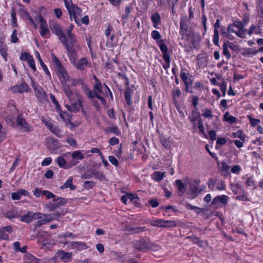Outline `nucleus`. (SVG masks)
<instances>
[{"instance_id":"obj_1","label":"nucleus","mask_w":263,"mask_h":263,"mask_svg":"<svg viewBox=\"0 0 263 263\" xmlns=\"http://www.w3.org/2000/svg\"><path fill=\"white\" fill-rule=\"evenodd\" d=\"M134 248L141 251H146L149 250H158L160 248V246L154 243L149 240L141 239L136 240L133 242Z\"/></svg>"},{"instance_id":"obj_2","label":"nucleus","mask_w":263,"mask_h":263,"mask_svg":"<svg viewBox=\"0 0 263 263\" xmlns=\"http://www.w3.org/2000/svg\"><path fill=\"white\" fill-rule=\"evenodd\" d=\"M62 44L65 46L67 56L71 64L72 65L78 59L79 54L76 51V49L79 50L80 48V45L77 43L75 44H69L67 41Z\"/></svg>"},{"instance_id":"obj_3","label":"nucleus","mask_w":263,"mask_h":263,"mask_svg":"<svg viewBox=\"0 0 263 263\" xmlns=\"http://www.w3.org/2000/svg\"><path fill=\"white\" fill-rule=\"evenodd\" d=\"M49 27L53 33L56 34L62 43L67 41L66 34L64 33L61 26L55 21L52 20L49 22Z\"/></svg>"},{"instance_id":"obj_4","label":"nucleus","mask_w":263,"mask_h":263,"mask_svg":"<svg viewBox=\"0 0 263 263\" xmlns=\"http://www.w3.org/2000/svg\"><path fill=\"white\" fill-rule=\"evenodd\" d=\"M150 224L155 227L170 228L177 226V222L174 220H166L162 219H152L149 220Z\"/></svg>"},{"instance_id":"obj_5","label":"nucleus","mask_w":263,"mask_h":263,"mask_svg":"<svg viewBox=\"0 0 263 263\" xmlns=\"http://www.w3.org/2000/svg\"><path fill=\"white\" fill-rule=\"evenodd\" d=\"M68 11L70 20L72 21L73 19L75 22L78 25H80V19L83 15L81 9L72 3H71L70 7L68 8Z\"/></svg>"},{"instance_id":"obj_6","label":"nucleus","mask_w":263,"mask_h":263,"mask_svg":"<svg viewBox=\"0 0 263 263\" xmlns=\"http://www.w3.org/2000/svg\"><path fill=\"white\" fill-rule=\"evenodd\" d=\"M31 85L33 87L36 97L38 101L44 103L48 100L47 96L44 89L37 83H36L32 79H31Z\"/></svg>"},{"instance_id":"obj_7","label":"nucleus","mask_w":263,"mask_h":263,"mask_svg":"<svg viewBox=\"0 0 263 263\" xmlns=\"http://www.w3.org/2000/svg\"><path fill=\"white\" fill-rule=\"evenodd\" d=\"M70 154L71 159L70 161V166H76L79 163L80 161L83 160L85 158V155L80 150L75 151L72 153L67 152L63 154V156H66Z\"/></svg>"},{"instance_id":"obj_8","label":"nucleus","mask_w":263,"mask_h":263,"mask_svg":"<svg viewBox=\"0 0 263 263\" xmlns=\"http://www.w3.org/2000/svg\"><path fill=\"white\" fill-rule=\"evenodd\" d=\"M179 33L182 39L189 40L190 36V30L188 26V21L186 17H181L180 22Z\"/></svg>"},{"instance_id":"obj_9","label":"nucleus","mask_w":263,"mask_h":263,"mask_svg":"<svg viewBox=\"0 0 263 263\" xmlns=\"http://www.w3.org/2000/svg\"><path fill=\"white\" fill-rule=\"evenodd\" d=\"M82 89L85 92L87 97L89 99H92L93 98H97L99 99L103 104H105L106 101L104 98L100 95L98 92H93L88 87V86L85 84H82Z\"/></svg>"},{"instance_id":"obj_10","label":"nucleus","mask_w":263,"mask_h":263,"mask_svg":"<svg viewBox=\"0 0 263 263\" xmlns=\"http://www.w3.org/2000/svg\"><path fill=\"white\" fill-rule=\"evenodd\" d=\"M208 187L211 191H222L226 189V185L221 180L209 179Z\"/></svg>"},{"instance_id":"obj_11","label":"nucleus","mask_w":263,"mask_h":263,"mask_svg":"<svg viewBox=\"0 0 263 263\" xmlns=\"http://www.w3.org/2000/svg\"><path fill=\"white\" fill-rule=\"evenodd\" d=\"M229 199V197L227 195H218L213 199L211 204L216 206L217 208H221L227 204Z\"/></svg>"},{"instance_id":"obj_12","label":"nucleus","mask_w":263,"mask_h":263,"mask_svg":"<svg viewBox=\"0 0 263 263\" xmlns=\"http://www.w3.org/2000/svg\"><path fill=\"white\" fill-rule=\"evenodd\" d=\"M72 65L77 69L81 71L85 70L87 67H89L91 66L90 62L88 61L87 58H81L78 61L72 64Z\"/></svg>"},{"instance_id":"obj_13","label":"nucleus","mask_w":263,"mask_h":263,"mask_svg":"<svg viewBox=\"0 0 263 263\" xmlns=\"http://www.w3.org/2000/svg\"><path fill=\"white\" fill-rule=\"evenodd\" d=\"M16 123L20 127V129L24 132H29L33 130L32 127L25 121L21 115L18 116Z\"/></svg>"},{"instance_id":"obj_14","label":"nucleus","mask_w":263,"mask_h":263,"mask_svg":"<svg viewBox=\"0 0 263 263\" xmlns=\"http://www.w3.org/2000/svg\"><path fill=\"white\" fill-rule=\"evenodd\" d=\"M39 20L40 23V33L42 37H46V36L50 33L47 23L41 15L39 16Z\"/></svg>"},{"instance_id":"obj_15","label":"nucleus","mask_w":263,"mask_h":263,"mask_svg":"<svg viewBox=\"0 0 263 263\" xmlns=\"http://www.w3.org/2000/svg\"><path fill=\"white\" fill-rule=\"evenodd\" d=\"M40 218H41L40 213L29 212L21 217V221L28 223Z\"/></svg>"},{"instance_id":"obj_16","label":"nucleus","mask_w":263,"mask_h":263,"mask_svg":"<svg viewBox=\"0 0 263 263\" xmlns=\"http://www.w3.org/2000/svg\"><path fill=\"white\" fill-rule=\"evenodd\" d=\"M237 30V36L245 38L246 33V29L244 28V25L240 21H234L233 24H231Z\"/></svg>"},{"instance_id":"obj_17","label":"nucleus","mask_w":263,"mask_h":263,"mask_svg":"<svg viewBox=\"0 0 263 263\" xmlns=\"http://www.w3.org/2000/svg\"><path fill=\"white\" fill-rule=\"evenodd\" d=\"M58 78L60 79L61 85L67 84L68 82L70 83V85L72 86L76 85V82L74 80L71 79L68 76L66 70L63 73L58 74Z\"/></svg>"},{"instance_id":"obj_18","label":"nucleus","mask_w":263,"mask_h":263,"mask_svg":"<svg viewBox=\"0 0 263 263\" xmlns=\"http://www.w3.org/2000/svg\"><path fill=\"white\" fill-rule=\"evenodd\" d=\"M13 232V228L11 226L3 227L0 229V239L7 240L9 239V234Z\"/></svg>"},{"instance_id":"obj_19","label":"nucleus","mask_w":263,"mask_h":263,"mask_svg":"<svg viewBox=\"0 0 263 263\" xmlns=\"http://www.w3.org/2000/svg\"><path fill=\"white\" fill-rule=\"evenodd\" d=\"M69 247L72 249H76L79 251L86 250L87 248L86 244L84 242L79 241H70L68 243Z\"/></svg>"},{"instance_id":"obj_20","label":"nucleus","mask_w":263,"mask_h":263,"mask_svg":"<svg viewBox=\"0 0 263 263\" xmlns=\"http://www.w3.org/2000/svg\"><path fill=\"white\" fill-rule=\"evenodd\" d=\"M42 235H40L38 239L39 243L42 245V248L43 249H50L54 245V241L52 239H47L42 240L40 238Z\"/></svg>"},{"instance_id":"obj_21","label":"nucleus","mask_w":263,"mask_h":263,"mask_svg":"<svg viewBox=\"0 0 263 263\" xmlns=\"http://www.w3.org/2000/svg\"><path fill=\"white\" fill-rule=\"evenodd\" d=\"M82 100L81 99H79L78 101L73 103L72 104L65 105L66 108L71 112H77L79 110L80 107L82 106Z\"/></svg>"},{"instance_id":"obj_22","label":"nucleus","mask_w":263,"mask_h":263,"mask_svg":"<svg viewBox=\"0 0 263 263\" xmlns=\"http://www.w3.org/2000/svg\"><path fill=\"white\" fill-rule=\"evenodd\" d=\"M38 220L35 223V228H39L41 226L50 222L52 219L49 216L45 215L41 213V218H37Z\"/></svg>"},{"instance_id":"obj_23","label":"nucleus","mask_w":263,"mask_h":263,"mask_svg":"<svg viewBox=\"0 0 263 263\" xmlns=\"http://www.w3.org/2000/svg\"><path fill=\"white\" fill-rule=\"evenodd\" d=\"M62 89L65 93L70 101L74 100V93L72 89L69 87L68 84H65L62 85Z\"/></svg>"},{"instance_id":"obj_24","label":"nucleus","mask_w":263,"mask_h":263,"mask_svg":"<svg viewBox=\"0 0 263 263\" xmlns=\"http://www.w3.org/2000/svg\"><path fill=\"white\" fill-rule=\"evenodd\" d=\"M28 88V85L25 83H22L18 85L15 86L12 88V90L14 92L22 93L27 91Z\"/></svg>"},{"instance_id":"obj_25","label":"nucleus","mask_w":263,"mask_h":263,"mask_svg":"<svg viewBox=\"0 0 263 263\" xmlns=\"http://www.w3.org/2000/svg\"><path fill=\"white\" fill-rule=\"evenodd\" d=\"M93 78L95 81V84L93 85L92 92L102 93L103 88L102 83L96 76L94 75Z\"/></svg>"},{"instance_id":"obj_26","label":"nucleus","mask_w":263,"mask_h":263,"mask_svg":"<svg viewBox=\"0 0 263 263\" xmlns=\"http://www.w3.org/2000/svg\"><path fill=\"white\" fill-rule=\"evenodd\" d=\"M165 176V173L160 171H155L151 175L153 180L156 182L161 181Z\"/></svg>"},{"instance_id":"obj_27","label":"nucleus","mask_w":263,"mask_h":263,"mask_svg":"<svg viewBox=\"0 0 263 263\" xmlns=\"http://www.w3.org/2000/svg\"><path fill=\"white\" fill-rule=\"evenodd\" d=\"M57 256L63 261L67 262L71 258V254L64 251H59L57 253Z\"/></svg>"},{"instance_id":"obj_28","label":"nucleus","mask_w":263,"mask_h":263,"mask_svg":"<svg viewBox=\"0 0 263 263\" xmlns=\"http://www.w3.org/2000/svg\"><path fill=\"white\" fill-rule=\"evenodd\" d=\"M67 188H69L70 191H74L76 189L75 185L72 184V177H69L64 183V184L61 186V189L62 190H64Z\"/></svg>"},{"instance_id":"obj_29","label":"nucleus","mask_w":263,"mask_h":263,"mask_svg":"<svg viewBox=\"0 0 263 263\" xmlns=\"http://www.w3.org/2000/svg\"><path fill=\"white\" fill-rule=\"evenodd\" d=\"M189 119L192 123H195L197 120L201 119L200 113L196 109L193 110L191 116L189 117Z\"/></svg>"},{"instance_id":"obj_30","label":"nucleus","mask_w":263,"mask_h":263,"mask_svg":"<svg viewBox=\"0 0 263 263\" xmlns=\"http://www.w3.org/2000/svg\"><path fill=\"white\" fill-rule=\"evenodd\" d=\"M66 35L67 36V37H66L67 42H68V41H70L69 43V44H75L77 43V38L76 35L72 33V31L67 30L66 31Z\"/></svg>"},{"instance_id":"obj_31","label":"nucleus","mask_w":263,"mask_h":263,"mask_svg":"<svg viewBox=\"0 0 263 263\" xmlns=\"http://www.w3.org/2000/svg\"><path fill=\"white\" fill-rule=\"evenodd\" d=\"M133 93V91L129 88H127L124 91L125 99L128 105L132 104V95Z\"/></svg>"},{"instance_id":"obj_32","label":"nucleus","mask_w":263,"mask_h":263,"mask_svg":"<svg viewBox=\"0 0 263 263\" xmlns=\"http://www.w3.org/2000/svg\"><path fill=\"white\" fill-rule=\"evenodd\" d=\"M35 55H36V57L39 60L40 65H41V67H42L43 69L44 70V71H45L46 74H47L49 77H50V72H49L47 67L46 66V65L44 64V63L42 61L41 57L40 56V54L38 51L35 52Z\"/></svg>"},{"instance_id":"obj_33","label":"nucleus","mask_w":263,"mask_h":263,"mask_svg":"<svg viewBox=\"0 0 263 263\" xmlns=\"http://www.w3.org/2000/svg\"><path fill=\"white\" fill-rule=\"evenodd\" d=\"M20 216V213L15 209H12L7 212L6 217L11 220L13 218H15Z\"/></svg>"},{"instance_id":"obj_34","label":"nucleus","mask_w":263,"mask_h":263,"mask_svg":"<svg viewBox=\"0 0 263 263\" xmlns=\"http://www.w3.org/2000/svg\"><path fill=\"white\" fill-rule=\"evenodd\" d=\"M223 120L230 124H232L237 121V118L235 117L230 115L229 112H226L223 115Z\"/></svg>"},{"instance_id":"obj_35","label":"nucleus","mask_w":263,"mask_h":263,"mask_svg":"<svg viewBox=\"0 0 263 263\" xmlns=\"http://www.w3.org/2000/svg\"><path fill=\"white\" fill-rule=\"evenodd\" d=\"M55 163L61 168H67L66 166V160L63 156H59L54 160Z\"/></svg>"},{"instance_id":"obj_36","label":"nucleus","mask_w":263,"mask_h":263,"mask_svg":"<svg viewBox=\"0 0 263 263\" xmlns=\"http://www.w3.org/2000/svg\"><path fill=\"white\" fill-rule=\"evenodd\" d=\"M161 17L159 13H156L151 16V20L154 24V27L157 28V25L160 23Z\"/></svg>"},{"instance_id":"obj_37","label":"nucleus","mask_w":263,"mask_h":263,"mask_svg":"<svg viewBox=\"0 0 263 263\" xmlns=\"http://www.w3.org/2000/svg\"><path fill=\"white\" fill-rule=\"evenodd\" d=\"M159 46L163 54V58L167 59V57H170V55L168 53V48L166 45L164 43H160Z\"/></svg>"},{"instance_id":"obj_38","label":"nucleus","mask_w":263,"mask_h":263,"mask_svg":"<svg viewBox=\"0 0 263 263\" xmlns=\"http://www.w3.org/2000/svg\"><path fill=\"white\" fill-rule=\"evenodd\" d=\"M180 78L183 82L186 87L191 85L192 84L190 80L188 79L186 73L182 71L180 72Z\"/></svg>"},{"instance_id":"obj_39","label":"nucleus","mask_w":263,"mask_h":263,"mask_svg":"<svg viewBox=\"0 0 263 263\" xmlns=\"http://www.w3.org/2000/svg\"><path fill=\"white\" fill-rule=\"evenodd\" d=\"M258 52L257 50L253 48H248L245 49L241 53L243 56L251 57L256 54Z\"/></svg>"},{"instance_id":"obj_40","label":"nucleus","mask_w":263,"mask_h":263,"mask_svg":"<svg viewBox=\"0 0 263 263\" xmlns=\"http://www.w3.org/2000/svg\"><path fill=\"white\" fill-rule=\"evenodd\" d=\"M60 116L63 119V120L65 121V123L67 124H70L72 127L74 126L73 123L70 120L69 116L66 112L64 113L63 114L61 112Z\"/></svg>"},{"instance_id":"obj_41","label":"nucleus","mask_w":263,"mask_h":263,"mask_svg":"<svg viewBox=\"0 0 263 263\" xmlns=\"http://www.w3.org/2000/svg\"><path fill=\"white\" fill-rule=\"evenodd\" d=\"M175 185L180 192L184 191L186 189V186L182 183L180 180H176L175 181Z\"/></svg>"},{"instance_id":"obj_42","label":"nucleus","mask_w":263,"mask_h":263,"mask_svg":"<svg viewBox=\"0 0 263 263\" xmlns=\"http://www.w3.org/2000/svg\"><path fill=\"white\" fill-rule=\"evenodd\" d=\"M247 118L249 120L250 124L251 126L255 127L260 122V120L259 119H254L250 115H248Z\"/></svg>"},{"instance_id":"obj_43","label":"nucleus","mask_w":263,"mask_h":263,"mask_svg":"<svg viewBox=\"0 0 263 263\" xmlns=\"http://www.w3.org/2000/svg\"><path fill=\"white\" fill-rule=\"evenodd\" d=\"M146 230V228L144 227H130L128 232H131L134 233H140Z\"/></svg>"},{"instance_id":"obj_44","label":"nucleus","mask_w":263,"mask_h":263,"mask_svg":"<svg viewBox=\"0 0 263 263\" xmlns=\"http://www.w3.org/2000/svg\"><path fill=\"white\" fill-rule=\"evenodd\" d=\"M202 116L205 118L212 119L213 117L212 110L209 109H205L202 110Z\"/></svg>"},{"instance_id":"obj_45","label":"nucleus","mask_w":263,"mask_h":263,"mask_svg":"<svg viewBox=\"0 0 263 263\" xmlns=\"http://www.w3.org/2000/svg\"><path fill=\"white\" fill-rule=\"evenodd\" d=\"M228 47V44L226 43H224L222 45L223 54L227 57L228 59H229L231 58V53L229 52Z\"/></svg>"},{"instance_id":"obj_46","label":"nucleus","mask_w":263,"mask_h":263,"mask_svg":"<svg viewBox=\"0 0 263 263\" xmlns=\"http://www.w3.org/2000/svg\"><path fill=\"white\" fill-rule=\"evenodd\" d=\"M33 57L28 52H23L20 56V60L22 61H29Z\"/></svg>"},{"instance_id":"obj_47","label":"nucleus","mask_w":263,"mask_h":263,"mask_svg":"<svg viewBox=\"0 0 263 263\" xmlns=\"http://www.w3.org/2000/svg\"><path fill=\"white\" fill-rule=\"evenodd\" d=\"M47 140L49 144H52L53 145V148H56L59 146L58 140L57 139L51 137H48L47 139Z\"/></svg>"},{"instance_id":"obj_48","label":"nucleus","mask_w":263,"mask_h":263,"mask_svg":"<svg viewBox=\"0 0 263 263\" xmlns=\"http://www.w3.org/2000/svg\"><path fill=\"white\" fill-rule=\"evenodd\" d=\"M213 42L215 45H219V34L218 30L215 29L214 31Z\"/></svg>"},{"instance_id":"obj_49","label":"nucleus","mask_w":263,"mask_h":263,"mask_svg":"<svg viewBox=\"0 0 263 263\" xmlns=\"http://www.w3.org/2000/svg\"><path fill=\"white\" fill-rule=\"evenodd\" d=\"M198 127L199 128V132L203 134V135H205V133L204 131V127L203 126V124L202 123V121L201 119H199L198 122Z\"/></svg>"},{"instance_id":"obj_50","label":"nucleus","mask_w":263,"mask_h":263,"mask_svg":"<svg viewBox=\"0 0 263 263\" xmlns=\"http://www.w3.org/2000/svg\"><path fill=\"white\" fill-rule=\"evenodd\" d=\"M19 13L20 15L23 17L24 19L26 20L29 17V16H30L29 13L23 9H20L19 10Z\"/></svg>"},{"instance_id":"obj_51","label":"nucleus","mask_w":263,"mask_h":263,"mask_svg":"<svg viewBox=\"0 0 263 263\" xmlns=\"http://www.w3.org/2000/svg\"><path fill=\"white\" fill-rule=\"evenodd\" d=\"M47 208L49 210V211H51L55 209L58 208L57 204L56 202H54V199L52 201H50L47 204Z\"/></svg>"},{"instance_id":"obj_52","label":"nucleus","mask_w":263,"mask_h":263,"mask_svg":"<svg viewBox=\"0 0 263 263\" xmlns=\"http://www.w3.org/2000/svg\"><path fill=\"white\" fill-rule=\"evenodd\" d=\"M50 98L51 101L53 102V103L55 106L56 109L58 110L60 109V104L58 103V101L56 100L55 96L53 94L51 93L50 95Z\"/></svg>"},{"instance_id":"obj_53","label":"nucleus","mask_w":263,"mask_h":263,"mask_svg":"<svg viewBox=\"0 0 263 263\" xmlns=\"http://www.w3.org/2000/svg\"><path fill=\"white\" fill-rule=\"evenodd\" d=\"M42 121L47 127V128H49L50 126H51L53 124V123L50 119L45 118V117L42 118Z\"/></svg>"},{"instance_id":"obj_54","label":"nucleus","mask_w":263,"mask_h":263,"mask_svg":"<svg viewBox=\"0 0 263 263\" xmlns=\"http://www.w3.org/2000/svg\"><path fill=\"white\" fill-rule=\"evenodd\" d=\"M54 201L55 202H56V204H57L58 207L65 204L66 202V200L62 197H59L56 199H54Z\"/></svg>"},{"instance_id":"obj_55","label":"nucleus","mask_w":263,"mask_h":263,"mask_svg":"<svg viewBox=\"0 0 263 263\" xmlns=\"http://www.w3.org/2000/svg\"><path fill=\"white\" fill-rule=\"evenodd\" d=\"M152 37L156 41L160 39L161 38V35L159 31L157 30H154L151 33Z\"/></svg>"},{"instance_id":"obj_56","label":"nucleus","mask_w":263,"mask_h":263,"mask_svg":"<svg viewBox=\"0 0 263 263\" xmlns=\"http://www.w3.org/2000/svg\"><path fill=\"white\" fill-rule=\"evenodd\" d=\"M52 60L53 63L56 66V68L59 67L60 66L63 65L60 62V61L54 55H53L52 57Z\"/></svg>"},{"instance_id":"obj_57","label":"nucleus","mask_w":263,"mask_h":263,"mask_svg":"<svg viewBox=\"0 0 263 263\" xmlns=\"http://www.w3.org/2000/svg\"><path fill=\"white\" fill-rule=\"evenodd\" d=\"M66 141L69 144L70 146H73L74 147H77V142L73 138L69 137L66 139Z\"/></svg>"},{"instance_id":"obj_58","label":"nucleus","mask_w":263,"mask_h":263,"mask_svg":"<svg viewBox=\"0 0 263 263\" xmlns=\"http://www.w3.org/2000/svg\"><path fill=\"white\" fill-rule=\"evenodd\" d=\"M241 170V167L239 165H235L231 167V172L233 174H239Z\"/></svg>"},{"instance_id":"obj_59","label":"nucleus","mask_w":263,"mask_h":263,"mask_svg":"<svg viewBox=\"0 0 263 263\" xmlns=\"http://www.w3.org/2000/svg\"><path fill=\"white\" fill-rule=\"evenodd\" d=\"M18 37H17V31L16 30H14L12 32V33L11 36V41L12 43H15L18 41Z\"/></svg>"},{"instance_id":"obj_60","label":"nucleus","mask_w":263,"mask_h":263,"mask_svg":"<svg viewBox=\"0 0 263 263\" xmlns=\"http://www.w3.org/2000/svg\"><path fill=\"white\" fill-rule=\"evenodd\" d=\"M33 195L37 198L40 197L43 195V191L39 187H36L33 191Z\"/></svg>"},{"instance_id":"obj_61","label":"nucleus","mask_w":263,"mask_h":263,"mask_svg":"<svg viewBox=\"0 0 263 263\" xmlns=\"http://www.w3.org/2000/svg\"><path fill=\"white\" fill-rule=\"evenodd\" d=\"M221 164L222 171L224 172H228L230 168V166L224 161L221 162Z\"/></svg>"},{"instance_id":"obj_62","label":"nucleus","mask_w":263,"mask_h":263,"mask_svg":"<svg viewBox=\"0 0 263 263\" xmlns=\"http://www.w3.org/2000/svg\"><path fill=\"white\" fill-rule=\"evenodd\" d=\"M108 158L109 161L112 164H113L115 166L118 165V164H119L118 161L114 156H109Z\"/></svg>"},{"instance_id":"obj_63","label":"nucleus","mask_w":263,"mask_h":263,"mask_svg":"<svg viewBox=\"0 0 263 263\" xmlns=\"http://www.w3.org/2000/svg\"><path fill=\"white\" fill-rule=\"evenodd\" d=\"M52 162V159L51 157H47L44 159L41 163L42 166H48Z\"/></svg>"},{"instance_id":"obj_64","label":"nucleus","mask_w":263,"mask_h":263,"mask_svg":"<svg viewBox=\"0 0 263 263\" xmlns=\"http://www.w3.org/2000/svg\"><path fill=\"white\" fill-rule=\"evenodd\" d=\"M258 16L263 20V3H261L258 8Z\"/></svg>"}]
</instances>
